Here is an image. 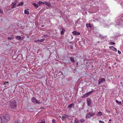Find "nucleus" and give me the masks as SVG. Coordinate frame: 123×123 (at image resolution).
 Listing matches in <instances>:
<instances>
[{
	"mask_svg": "<svg viewBox=\"0 0 123 123\" xmlns=\"http://www.w3.org/2000/svg\"><path fill=\"white\" fill-rule=\"evenodd\" d=\"M75 123H79V121L77 120H75Z\"/></svg>",
	"mask_w": 123,
	"mask_h": 123,
	"instance_id": "obj_32",
	"label": "nucleus"
},
{
	"mask_svg": "<svg viewBox=\"0 0 123 123\" xmlns=\"http://www.w3.org/2000/svg\"><path fill=\"white\" fill-rule=\"evenodd\" d=\"M93 92V91H90L89 92H88L87 93V94L88 95H89L91 94Z\"/></svg>",
	"mask_w": 123,
	"mask_h": 123,
	"instance_id": "obj_25",
	"label": "nucleus"
},
{
	"mask_svg": "<svg viewBox=\"0 0 123 123\" xmlns=\"http://www.w3.org/2000/svg\"><path fill=\"white\" fill-rule=\"evenodd\" d=\"M109 121H111V119H109Z\"/></svg>",
	"mask_w": 123,
	"mask_h": 123,
	"instance_id": "obj_40",
	"label": "nucleus"
},
{
	"mask_svg": "<svg viewBox=\"0 0 123 123\" xmlns=\"http://www.w3.org/2000/svg\"><path fill=\"white\" fill-rule=\"evenodd\" d=\"M10 119V116L8 115H1L0 117V123H6Z\"/></svg>",
	"mask_w": 123,
	"mask_h": 123,
	"instance_id": "obj_1",
	"label": "nucleus"
},
{
	"mask_svg": "<svg viewBox=\"0 0 123 123\" xmlns=\"http://www.w3.org/2000/svg\"><path fill=\"white\" fill-rule=\"evenodd\" d=\"M35 103L38 104H41V102H39L38 101L36 100V102H35Z\"/></svg>",
	"mask_w": 123,
	"mask_h": 123,
	"instance_id": "obj_28",
	"label": "nucleus"
},
{
	"mask_svg": "<svg viewBox=\"0 0 123 123\" xmlns=\"http://www.w3.org/2000/svg\"><path fill=\"white\" fill-rule=\"evenodd\" d=\"M98 43H99V42H98Z\"/></svg>",
	"mask_w": 123,
	"mask_h": 123,
	"instance_id": "obj_44",
	"label": "nucleus"
},
{
	"mask_svg": "<svg viewBox=\"0 0 123 123\" xmlns=\"http://www.w3.org/2000/svg\"><path fill=\"white\" fill-rule=\"evenodd\" d=\"M105 78H101L99 79L98 80V84H100L103 82H105Z\"/></svg>",
	"mask_w": 123,
	"mask_h": 123,
	"instance_id": "obj_4",
	"label": "nucleus"
},
{
	"mask_svg": "<svg viewBox=\"0 0 123 123\" xmlns=\"http://www.w3.org/2000/svg\"><path fill=\"white\" fill-rule=\"evenodd\" d=\"M85 120L83 119H81L80 120V121L81 123L85 121Z\"/></svg>",
	"mask_w": 123,
	"mask_h": 123,
	"instance_id": "obj_23",
	"label": "nucleus"
},
{
	"mask_svg": "<svg viewBox=\"0 0 123 123\" xmlns=\"http://www.w3.org/2000/svg\"><path fill=\"white\" fill-rule=\"evenodd\" d=\"M45 40L43 39H41L38 40L37 41L38 42H42L44 41Z\"/></svg>",
	"mask_w": 123,
	"mask_h": 123,
	"instance_id": "obj_19",
	"label": "nucleus"
},
{
	"mask_svg": "<svg viewBox=\"0 0 123 123\" xmlns=\"http://www.w3.org/2000/svg\"><path fill=\"white\" fill-rule=\"evenodd\" d=\"M122 120L123 121V118L122 119Z\"/></svg>",
	"mask_w": 123,
	"mask_h": 123,
	"instance_id": "obj_45",
	"label": "nucleus"
},
{
	"mask_svg": "<svg viewBox=\"0 0 123 123\" xmlns=\"http://www.w3.org/2000/svg\"><path fill=\"white\" fill-rule=\"evenodd\" d=\"M37 100L36 98L34 97H33L31 99V101L32 102L35 103Z\"/></svg>",
	"mask_w": 123,
	"mask_h": 123,
	"instance_id": "obj_11",
	"label": "nucleus"
},
{
	"mask_svg": "<svg viewBox=\"0 0 123 123\" xmlns=\"http://www.w3.org/2000/svg\"><path fill=\"white\" fill-rule=\"evenodd\" d=\"M41 3V1H38V2H37V4H38L39 5H40Z\"/></svg>",
	"mask_w": 123,
	"mask_h": 123,
	"instance_id": "obj_33",
	"label": "nucleus"
},
{
	"mask_svg": "<svg viewBox=\"0 0 123 123\" xmlns=\"http://www.w3.org/2000/svg\"><path fill=\"white\" fill-rule=\"evenodd\" d=\"M45 36H45H44L43 37H44Z\"/></svg>",
	"mask_w": 123,
	"mask_h": 123,
	"instance_id": "obj_42",
	"label": "nucleus"
},
{
	"mask_svg": "<svg viewBox=\"0 0 123 123\" xmlns=\"http://www.w3.org/2000/svg\"><path fill=\"white\" fill-rule=\"evenodd\" d=\"M72 33L74 35H79L80 34V33L76 31H74L72 32Z\"/></svg>",
	"mask_w": 123,
	"mask_h": 123,
	"instance_id": "obj_9",
	"label": "nucleus"
},
{
	"mask_svg": "<svg viewBox=\"0 0 123 123\" xmlns=\"http://www.w3.org/2000/svg\"><path fill=\"white\" fill-rule=\"evenodd\" d=\"M98 43H99V42H98Z\"/></svg>",
	"mask_w": 123,
	"mask_h": 123,
	"instance_id": "obj_43",
	"label": "nucleus"
},
{
	"mask_svg": "<svg viewBox=\"0 0 123 123\" xmlns=\"http://www.w3.org/2000/svg\"><path fill=\"white\" fill-rule=\"evenodd\" d=\"M8 83V82L6 81V82H5L3 84L4 85H5L6 84V83Z\"/></svg>",
	"mask_w": 123,
	"mask_h": 123,
	"instance_id": "obj_34",
	"label": "nucleus"
},
{
	"mask_svg": "<svg viewBox=\"0 0 123 123\" xmlns=\"http://www.w3.org/2000/svg\"><path fill=\"white\" fill-rule=\"evenodd\" d=\"M98 121L100 123H105L104 121L101 120H99Z\"/></svg>",
	"mask_w": 123,
	"mask_h": 123,
	"instance_id": "obj_31",
	"label": "nucleus"
},
{
	"mask_svg": "<svg viewBox=\"0 0 123 123\" xmlns=\"http://www.w3.org/2000/svg\"><path fill=\"white\" fill-rule=\"evenodd\" d=\"M33 5L36 8H37L38 7V5L37 4L34 3L33 4Z\"/></svg>",
	"mask_w": 123,
	"mask_h": 123,
	"instance_id": "obj_17",
	"label": "nucleus"
},
{
	"mask_svg": "<svg viewBox=\"0 0 123 123\" xmlns=\"http://www.w3.org/2000/svg\"><path fill=\"white\" fill-rule=\"evenodd\" d=\"M15 37L17 40H21L23 39L22 37L19 36H16Z\"/></svg>",
	"mask_w": 123,
	"mask_h": 123,
	"instance_id": "obj_10",
	"label": "nucleus"
},
{
	"mask_svg": "<svg viewBox=\"0 0 123 123\" xmlns=\"http://www.w3.org/2000/svg\"><path fill=\"white\" fill-rule=\"evenodd\" d=\"M0 78H1V77H0Z\"/></svg>",
	"mask_w": 123,
	"mask_h": 123,
	"instance_id": "obj_46",
	"label": "nucleus"
},
{
	"mask_svg": "<svg viewBox=\"0 0 123 123\" xmlns=\"http://www.w3.org/2000/svg\"><path fill=\"white\" fill-rule=\"evenodd\" d=\"M38 123H46V122L45 121H41L40 122Z\"/></svg>",
	"mask_w": 123,
	"mask_h": 123,
	"instance_id": "obj_30",
	"label": "nucleus"
},
{
	"mask_svg": "<svg viewBox=\"0 0 123 123\" xmlns=\"http://www.w3.org/2000/svg\"><path fill=\"white\" fill-rule=\"evenodd\" d=\"M17 107V103L14 100L10 102V107L12 110L15 109Z\"/></svg>",
	"mask_w": 123,
	"mask_h": 123,
	"instance_id": "obj_2",
	"label": "nucleus"
},
{
	"mask_svg": "<svg viewBox=\"0 0 123 123\" xmlns=\"http://www.w3.org/2000/svg\"><path fill=\"white\" fill-rule=\"evenodd\" d=\"M115 44V43L113 42H110L109 43V44L110 45H112L113 44Z\"/></svg>",
	"mask_w": 123,
	"mask_h": 123,
	"instance_id": "obj_22",
	"label": "nucleus"
},
{
	"mask_svg": "<svg viewBox=\"0 0 123 123\" xmlns=\"http://www.w3.org/2000/svg\"><path fill=\"white\" fill-rule=\"evenodd\" d=\"M52 123H56V120L55 119H53L52 120Z\"/></svg>",
	"mask_w": 123,
	"mask_h": 123,
	"instance_id": "obj_27",
	"label": "nucleus"
},
{
	"mask_svg": "<svg viewBox=\"0 0 123 123\" xmlns=\"http://www.w3.org/2000/svg\"><path fill=\"white\" fill-rule=\"evenodd\" d=\"M116 102L119 105L120 104L121 105V102H118L117 100H116Z\"/></svg>",
	"mask_w": 123,
	"mask_h": 123,
	"instance_id": "obj_24",
	"label": "nucleus"
},
{
	"mask_svg": "<svg viewBox=\"0 0 123 123\" xmlns=\"http://www.w3.org/2000/svg\"><path fill=\"white\" fill-rule=\"evenodd\" d=\"M0 13L1 14H2L3 13V11L1 9H0Z\"/></svg>",
	"mask_w": 123,
	"mask_h": 123,
	"instance_id": "obj_36",
	"label": "nucleus"
},
{
	"mask_svg": "<svg viewBox=\"0 0 123 123\" xmlns=\"http://www.w3.org/2000/svg\"><path fill=\"white\" fill-rule=\"evenodd\" d=\"M87 105L88 106H90L91 103V100L90 98L87 99Z\"/></svg>",
	"mask_w": 123,
	"mask_h": 123,
	"instance_id": "obj_8",
	"label": "nucleus"
},
{
	"mask_svg": "<svg viewBox=\"0 0 123 123\" xmlns=\"http://www.w3.org/2000/svg\"><path fill=\"white\" fill-rule=\"evenodd\" d=\"M29 9H25L24 11V13L25 14H27L28 15L29 14V11H28Z\"/></svg>",
	"mask_w": 123,
	"mask_h": 123,
	"instance_id": "obj_12",
	"label": "nucleus"
},
{
	"mask_svg": "<svg viewBox=\"0 0 123 123\" xmlns=\"http://www.w3.org/2000/svg\"><path fill=\"white\" fill-rule=\"evenodd\" d=\"M46 1L42 2L41 1V3L42 4H45Z\"/></svg>",
	"mask_w": 123,
	"mask_h": 123,
	"instance_id": "obj_38",
	"label": "nucleus"
},
{
	"mask_svg": "<svg viewBox=\"0 0 123 123\" xmlns=\"http://www.w3.org/2000/svg\"><path fill=\"white\" fill-rule=\"evenodd\" d=\"M74 106V104L73 103H72L68 106V108H71Z\"/></svg>",
	"mask_w": 123,
	"mask_h": 123,
	"instance_id": "obj_14",
	"label": "nucleus"
},
{
	"mask_svg": "<svg viewBox=\"0 0 123 123\" xmlns=\"http://www.w3.org/2000/svg\"><path fill=\"white\" fill-rule=\"evenodd\" d=\"M117 52L119 54H121V52H120L119 50H118L117 51Z\"/></svg>",
	"mask_w": 123,
	"mask_h": 123,
	"instance_id": "obj_35",
	"label": "nucleus"
},
{
	"mask_svg": "<svg viewBox=\"0 0 123 123\" xmlns=\"http://www.w3.org/2000/svg\"><path fill=\"white\" fill-rule=\"evenodd\" d=\"M69 118L68 115L66 114L63 115L61 119L62 121H64L65 119H68Z\"/></svg>",
	"mask_w": 123,
	"mask_h": 123,
	"instance_id": "obj_5",
	"label": "nucleus"
},
{
	"mask_svg": "<svg viewBox=\"0 0 123 123\" xmlns=\"http://www.w3.org/2000/svg\"><path fill=\"white\" fill-rule=\"evenodd\" d=\"M109 48L110 49L114 51H117V49L116 48H115L113 46H110L109 47Z\"/></svg>",
	"mask_w": 123,
	"mask_h": 123,
	"instance_id": "obj_7",
	"label": "nucleus"
},
{
	"mask_svg": "<svg viewBox=\"0 0 123 123\" xmlns=\"http://www.w3.org/2000/svg\"><path fill=\"white\" fill-rule=\"evenodd\" d=\"M86 27L87 28H91V25L90 24H86Z\"/></svg>",
	"mask_w": 123,
	"mask_h": 123,
	"instance_id": "obj_21",
	"label": "nucleus"
},
{
	"mask_svg": "<svg viewBox=\"0 0 123 123\" xmlns=\"http://www.w3.org/2000/svg\"><path fill=\"white\" fill-rule=\"evenodd\" d=\"M95 113L94 112H89L87 114L86 116V118H89L90 117H92L93 116L95 115Z\"/></svg>",
	"mask_w": 123,
	"mask_h": 123,
	"instance_id": "obj_3",
	"label": "nucleus"
},
{
	"mask_svg": "<svg viewBox=\"0 0 123 123\" xmlns=\"http://www.w3.org/2000/svg\"><path fill=\"white\" fill-rule=\"evenodd\" d=\"M78 62H77V63H76V64L77 65H78Z\"/></svg>",
	"mask_w": 123,
	"mask_h": 123,
	"instance_id": "obj_41",
	"label": "nucleus"
},
{
	"mask_svg": "<svg viewBox=\"0 0 123 123\" xmlns=\"http://www.w3.org/2000/svg\"><path fill=\"white\" fill-rule=\"evenodd\" d=\"M88 95L87 93L85 95L83 96L82 97V98H84L87 97Z\"/></svg>",
	"mask_w": 123,
	"mask_h": 123,
	"instance_id": "obj_20",
	"label": "nucleus"
},
{
	"mask_svg": "<svg viewBox=\"0 0 123 123\" xmlns=\"http://www.w3.org/2000/svg\"><path fill=\"white\" fill-rule=\"evenodd\" d=\"M70 60L71 62H72L74 63L75 62V60H74V58L72 57H71L70 58Z\"/></svg>",
	"mask_w": 123,
	"mask_h": 123,
	"instance_id": "obj_15",
	"label": "nucleus"
},
{
	"mask_svg": "<svg viewBox=\"0 0 123 123\" xmlns=\"http://www.w3.org/2000/svg\"><path fill=\"white\" fill-rule=\"evenodd\" d=\"M64 31L65 30H64L63 28H62V31L61 32V34H62L64 32Z\"/></svg>",
	"mask_w": 123,
	"mask_h": 123,
	"instance_id": "obj_26",
	"label": "nucleus"
},
{
	"mask_svg": "<svg viewBox=\"0 0 123 123\" xmlns=\"http://www.w3.org/2000/svg\"><path fill=\"white\" fill-rule=\"evenodd\" d=\"M24 4V2H21L19 3L17 5V6H22Z\"/></svg>",
	"mask_w": 123,
	"mask_h": 123,
	"instance_id": "obj_18",
	"label": "nucleus"
},
{
	"mask_svg": "<svg viewBox=\"0 0 123 123\" xmlns=\"http://www.w3.org/2000/svg\"><path fill=\"white\" fill-rule=\"evenodd\" d=\"M14 123H20V122H19L18 121H16Z\"/></svg>",
	"mask_w": 123,
	"mask_h": 123,
	"instance_id": "obj_37",
	"label": "nucleus"
},
{
	"mask_svg": "<svg viewBox=\"0 0 123 123\" xmlns=\"http://www.w3.org/2000/svg\"><path fill=\"white\" fill-rule=\"evenodd\" d=\"M14 37H8L7 38L8 40H12L13 39Z\"/></svg>",
	"mask_w": 123,
	"mask_h": 123,
	"instance_id": "obj_29",
	"label": "nucleus"
},
{
	"mask_svg": "<svg viewBox=\"0 0 123 123\" xmlns=\"http://www.w3.org/2000/svg\"><path fill=\"white\" fill-rule=\"evenodd\" d=\"M44 26V25H42L41 26V27H43Z\"/></svg>",
	"mask_w": 123,
	"mask_h": 123,
	"instance_id": "obj_39",
	"label": "nucleus"
},
{
	"mask_svg": "<svg viewBox=\"0 0 123 123\" xmlns=\"http://www.w3.org/2000/svg\"><path fill=\"white\" fill-rule=\"evenodd\" d=\"M45 5L48 6L49 7L51 6V5L50 3L49 2H47L46 1Z\"/></svg>",
	"mask_w": 123,
	"mask_h": 123,
	"instance_id": "obj_13",
	"label": "nucleus"
},
{
	"mask_svg": "<svg viewBox=\"0 0 123 123\" xmlns=\"http://www.w3.org/2000/svg\"><path fill=\"white\" fill-rule=\"evenodd\" d=\"M103 115L102 113L100 111H99L98 112V114H97V115L99 116H101Z\"/></svg>",
	"mask_w": 123,
	"mask_h": 123,
	"instance_id": "obj_16",
	"label": "nucleus"
},
{
	"mask_svg": "<svg viewBox=\"0 0 123 123\" xmlns=\"http://www.w3.org/2000/svg\"><path fill=\"white\" fill-rule=\"evenodd\" d=\"M17 3V1H15V2L12 3L11 4V5L12 7H11V8H15L16 6V4Z\"/></svg>",
	"mask_w": 123,
	"mask_h": 123,
	"instance_id": "obj_6",
	"label": "nucleus"
}]
</instances>
